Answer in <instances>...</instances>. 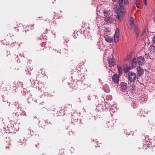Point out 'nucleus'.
Here are the masks:
<instances>
[{
	"label": "nucleus",
	"instance_id": "1",
	"mask_svg": "<svg viewBox=\"0 0 155 155\" xmlns=\"http://www.w3.org/2000/svg\"><path fill=\"white\" fill-rule=\"evenodd\" d=\"M20 105V104H19L18 102H15V104L13 105V106H15V107H17V110L16 112L15 113V115L18 117L20 115L21 116L26 115L25 112L22 110V108L21 107H19Z\"/></svg>",
	"mask_w": 155,
	"mask_h": 155
},
{
	"label": "nucleus",
	"instance_id": "2",
	"mask_svg": "<svg viewBox=\"0 0 155 155\" xmlns=\"http://www.w3.org/2000/svg\"><path fill=\"white\" fill-rule=\"evenodd\" d=\"M124 9L123 7L121 6V8H118L116 11L117 15L116 18L119 21H121L123 19V16L124 15Z\"/></svg>",
	"mask_w": 155,
	"mask_h": 155
},
{
	"label": "nucleus",
	"instance_id": "3",
	"mask_svg": "<svg viewBox=\"0 0 155 155\" xmlns=\"http://www.w3.org/2000/svg\"><path fill=\"white\" fill-rule=\"evenodd\" d=\"M128 80L130 82H134L136 78V74L134 73L133 72H129L128 73Z\"/></svg>",
	"mask_w": 155,
	"mask_h": 155
},
{
	"label": "nucleus",
	"instance_id": "4",
	"mask_svg": "<svg viewBox=\"0 0 155 155\" xmlns=\"http://www.w3.org/2000/svg\"><path fill=\"white\" fill-rule=\"evenodd\" d=\"M111 107L110 109V111L111 115L113 113L115 112L117 110V105L114 102H112L110 104Z\"/></svg>",
	"mask_w": 155,
	"mask_h": 155
},
{
	"label": "nucleus",
	"instance_id": "5",
	"mask_svg": "<svg viewBox=\"0 0 155 155\" xmlns=\"http://www.w3.org/2000/svg\"><path fill=\"white\" fill-rule=\"evenodd\" d=\"M11 129L15 131H18L19 129V124L18 123H14L11 124Z\"/></svg>",
	"mask_w": 155,
	"mask_h": 155
},
{
	"label": "nucleus",
	"instance_id": "6",
	"mask_svg": "<svg viewBox=\"0 0 155 155\" xmlns=\"http://www.w3.org/2000/svg\"><path fill=\"white\" fill-rule=\"evenodd\" d=\"M137 63L139 65H142L145 63V59L143 57L140 56L137 58Z\"/></svg>",
	"mask_w": 155,
	"mask_h": 155
},
{
	"label": "nucleus",
	"instance_id": "7",
	"mask_svg": "<svg viewBox=\"0 0 155 155\" xmlns=\"http://www.w3.org/2000/svg\"><path fill=\"white\" fill-rule=\"evenodd\" d=\"M104 38L105 41L111 43L113 42V38L111 37L108 35H106L105 36Z\"/></svg>",
	"mask_w": 155,
	"mask_h": 155
},
{
	"label": "nucleus",
	"instance_id": "8",
	"mask_svg": "<svg viewBox=\"0 0 155 155\" xmlns=\"http://www.w3.org/2000/svg\"><path fill=\"white\" fill-rule=\"evenodd\" d=\"M137 74L138 76H140L143 74V70L140 67H137Z\"/></svg>",
	"mask_w": 155,
	"mask_h": 155
},
{
	"label": "nucleus",
	"instance_id": "9",
	"mask_svg": "<svg viewBox=\"0 0 155 155\" xmlns=\"http://www.w3.org/2000/svg\"><path fill=\"white\" fill-rule=\"evenodd\" d=\"M119 76L116 74H114L112 77L113 81L116 83H117L119 82Z\"/></svg>",
	"mask_w": 155,
	"mask_h": 155
},
{
	"label": "nucleus",
	"instance_id": "10",
	"mask_svg": "<svg viewBox=\"0 0 155 155\" xmlns=\"http://www.w3.org/2000/svg\"><path fill=\"white\" fill-rule=\"evenodd\" d=\"M109 107V104L107 103H104L101 106V109L103 111H106L108 109V107Z\"/></svg>",
	"mask_w": 155,
	"mask_h": 155
},
{
	"label": "nucleus",
	"instance_id": "11",
	"mask_svg": "<svg viewBox=\"0 0 155 155\" xmlns=\"http://www.w3.org/2000/svg\"><path fill=\"white\" fill-rule=\"evenodd\" d=\"M121 88L123 90H126L127 88V84L126 83L122 82L120 84Z\"/></svg>",
	"mask_w": 155,
	"mask_h": 155
},
{
	"label": "nucleus",
	"instance_id": "12",
	"mask_svg": "<svg viewBox=\"0 0 155 155\" xmlns=\"http://www.w3.org/2000/svg\"><path fill=\"white\" fill-rule=\"evenodd\" d=\"M108 62L110 67H112L115 64V62L112 59H109L108 60Z\"/></svg>",
	"mask_w": 155,
	"mask_h": 155
},
{
	"label": "nucleus",
	"instance_id": "13",
	"mask_svg": "<svg viewBox=\"0 0 155 155\" xmlns=\"http://www.w3.org/2000/svg\"><path fill=\"white\" fill-rule=\"evenodd\" d=\"M137 63V62L136 58H134L132 61L131 65L133 68L135 67Z\"/></svg>",
	"mask_w": 155,
	"mask_h": 155
},
{
	"label": "nucleus",
	"instance_id": "14",
	"mask_svg": "<svg viewBox=\"0 0 155 155\" xmlns=\"http://www.w3.org/2000/svg\"><path fill=\"white\" fill-rule=\"evenodd\" d=\"M84 35L86 38H88L91 36V34L87 31H84Z\"/></svg>",
	"mask_w": 155,
	"mask_h": 155
},
{
	"label": "nucleus",
	"instance_id": "15",
	"mask_svg": "<svg viewBox=\"0 0 155 155\" xmlns=\"http://www.w3.org/2000/svg\"><path fill=\"white\" fill-rule=\"evenodd\" d=\"M105 19L106 20V22L108 23H110L113 21V19L110 17H106Z\"/></svg>",
	"mask_w": 155,
	"mask_h": 155
},
{
	"label": "nucleus",
	"instance_id": "16",
	"mask_svg": "<svg viewBox=\"0 0 155 155\" xmlns=\"http://www.w3.org/2000/svg\"><path fill=\"white\" fill-rule=\"evenodd\" d=\"M135 19L132 17H131L130 19V24L131 26L133 27L134 25Z\"/></svg>",
	"mask_w": 155,
	"mask_h": 155
},
{
	"label": "nucleus",
	"instance_id": "17",
	"mask_svg": "<svg viewBox=\"0 0 155 155\" xmlns=\"http://www.w3.org/2000/svg\"><path fill=\"white\" fill-rule=\"evenodd\" d=\"M103 88L104 90L107 92H108L110 91L109 87L107 84L104 85L103 86Z\"/></svg>",
	"mask_w": 155,
	"mask_h": 155
},
{
	"label": "nucleus",
	"instance_id": "18",
	"mask_svg": "<svg viewBox=\"0 0 155 155\" xmlns=\"http://www.w3.org/2000/svg\"><path fill=\"white\" fill-rule=\"evenodd\" d=\"M72 109V106L70 104H66L65 106L64 110H67L68 109L71 110Z\"/></svg>",
	"mask_w": 155,
	"mask_h": 155
},
{
	"label": "nucleus",
	"instance_id": "19",
	"mask_svg": "<svg viewBox=\"0 0 155 155\" xmlns=\"http://www.w3.org/2000/svg\"><path fill=\"white\" fill-rule=\"evenodd\" d=\"M147 114V112L146 113L144 111H141L138 114V115L140 116H143L144 117L146 116V114Z\"/></svg>",
	"mask_w": 155,
	"mask_h": 155
},
{
	"label": "nucleus",
	"instance_id": "20",
	"mask_svg": "<svg viewBox=\"0 0 155 155\" xmlns=\"http://www.w3.org/2000/svg\"><path fill=\"white\" fill-rule=\"evenodd\" d=\"M27 132L28 133V134L29 137L31 136L33 134V131H31V130L30 129H28L27 130Z\"/></svg>",
	"mask_w": 155,
	"mask_h": 155
},
{
	"label": "nucleus",
	"instance_id": "21",
	"mask_svg": "<svg viewBox=\"0 0 155 155\" xmlns=\"http://www.w3.org/2000/svg\"><path fill=\"white\" fill-rule=\"evenodd\" d=\"M147 96L145 95H142L141 97V100L142 102L145 101L147 100Z\"/></svg>",
	"mask_w": 155,
	"mask_h": 155
},
{
	"label": "nucleus",
	"instance_id": "22",
	"mask_svg": "<svg viewBox=\"0 0 155 155\" xmlns=\"http://www.w3.org/2000/svg\"><path fill=\"white\" fill-rule=\"evenodd\" d=\"M138 101H135L134 102L132 105L134 108H136L138 105Z\"/></svg>",
	"mask_w": 155,
	"mask_h": 155
},
{
	"label": "nucleus",
	"instance_id": "23",
	"mask_svg": "<svg viewBox=\"0 0 155 155\" xmlns=\"http://www.w3.org/2000/svg\"><path fill=\"white\" fill-rule=\"evenodd\" d=\"M119 36L114 35V38L113 39V42L115 43L119 41Z\"/></svg>",
	"mask_w": 155,
	"mask_h": 155
},
{
	"label": "nucleus",
	"instance_id": "24",
	"mask_svg": "<svg viewBox=\"0 0 155 155\" xmlns=\"http://www.w3.org/2000/svg\"><path fill=\"white\" fill-rule=\"evenodd\" d=\"M33 69V68L32 67L30 68L29 69L28 68L27 70H25L26 72L28 71V73H26V74L30 75L31 74V71Z\"/></svg>",
	"mask_w": 155,
	"mask_h": 155
},
{
	"label": "nucleus",
	"instance_id": "25",
	"mask_svg": "<svg viewBox=\"0 0 155 155\" xmlns=\"http://www.w3.org/2000/svg\"><path fill=\"white\" fill-rule=\"evenodd\" d=\"M120 6V8H121V6L123 7V8L124 9V7L122 5L124 3L123 0H118Z\"/></svg>",
	"mask_w": 155,
	"mask_h": 155
},
{
	"label": "nucleus",
	"instance_id": "26",
	"mask_svg": "<svg viewBox=\"0 0 155 155\" xmlns=\"http://www.w3.org/2000/svg\"><path fill=\"white\" fill-rule=\"evenodd\" d=\"M30 25L28 26H26L25 28V31H26V30L27 29V31H28L29 29H31L32 28H33V27H32V25H31V26L30 27Z\"/></svg>",
	"mask_w": 155,
	"mask_h": 155
},
{
	"label": "nucleus",
	"instance_id": "27",
	"mask_svg": "<svg viewBox=\"0 0 155 155\" xmlns=\"http://www.w3.org/2000/svg\"><path fill=\"white\" fill-rule=\"evenodd\" d=\"M119 30L118 28H117L115 31V33L114 35L115 36H119Z\"/></svg>",
	"mask_w": 155,
	"mask_h": 155
},
{
	"label": "nucleus",
	"instance_id": "28",
	"mask_svg": "<svg viewBox=\"0 0 155 155\" xmlns=\"http://www.w3.org/2000/svg\"><path fill=\"white\" fill-rule=\"evenodd\" d=\"M24 142H25V140H24V138H22V139L21 140L19 139V140H18V143H21V144H20L21 145H22L23 143H24Z\"/></svg>",
	"mask_w": 155,
	"mask_h": 155
},
{
	"label": "nucleus",
	"instance_id": "29",
	"mask_svg": "<svg viewBox=\"0 0 155 155\" xmlns=\"http://www.w3.org/2000/svg\"><path fill=\"white\" fill-rule=\"evenodd\" d=\"M130 70V68L129 67H127L125 68L124 69V71L125 72H127L129 71Z\"/></svg>",
	"mask_w": 155,
	"mask_h": 155
},
{
	"label": "nucleus",
	"instance_id": "30",
	"mask_svg": "<svg viewBox=\"0 0 155 155\" xmlns=\"http://www.w3.org/2000/svg\"><path fill=\"white\" fill-rule=\"evenodd\" d=\"M150 50L153 53L155 52V48L153 47H151V48L150 49Z\"/></svg>",
	"mask_w": 155,
	"mask_h": 155
},
{
	"label": "nucleus",
	"instance_id": "31",
	"mask_svg": "<svg viewBox=\"0 0 155 155\" xmlns=\"http://www.w3.org/2000/svg\"><path fill=\"white\" fill-rule=\"evenodd\" d=\"M41 124H40V122H39V125L40 126H41L42 127H45V125H42L41 124H42V123H44L45 121L42 120L41 121Z\"/></svg>",
	"mask_w": 155,
	"mask_h": 155
},
{
	"label": "nucleus",
	"instance_id": "32",
	"mask_svg": "<svg viewBox=\"0 0 155 155\" xmlns=\"http://www.w3.org/2000/svg\"><path fill=\"white\" fill-rule=\"evenodd\" d=\"M108 123H110V124L109 125H108L107 126H108V127H112L113 126L114 124L113 123V122H112V121H110V122H108Z\"/></svg>",
	"mask_w": 155,
	"mask_h": 155
},
{
	"label": "nucleus",
	"instance_id": "33",
	"mask_svg": "<svg viewBox=\"0 0 155 155\" xmlns=\"http://www.w3.org/2000/svg\"><path fill=\"white\" fill-rule=\"evenodd\" d=\"M17 84L18 85V86L19 87H22V84L21 82H19L17 83Z\"/></svg>",
	"mask_w": 155,
	"mask_h": 155
},
{
	"label": "nucleus",
	"instance_id": "34",
	"mask_svg": "<svg viewBox=\"0 0 155 155\" xmlns=\"http://www.w3.org/2000/svg\"><path fill=\"white\" fill-rule=\"evenodd\" d=\"M106 98L107 100H109V98L110 100H111V97L110 95H109L108 96H107L106 97Z\"/></svg>",
	"mask_w": 155,
	"mask_h": 155
},
{
	"label": "nucleus",
	"instance_id": "35",
	"mask_svg": "<svg viewBox=\"0 0 155 155\" xmlns=\"http://www.w3.org/2000/svg\"><path fill=\"white\" fill-rule=\"evenodd\" d=\"M145 143H144L145 145H148L150 144V142L148 140H146L145 142Z\"/></svg>",
	"mask_w": 155,
	"mask_h": 155
},
{
	"label": "nucleus",
	"instance_id": "36",
	"mask_svg": "<svg viewBox=\"0 0 155 155\" xmlns=\"http://www.w3.org/2000/svg\"><path fill=\"white\" fill-rule=\"evenodd\" d=\"M153 43L155 44V35L153 36L152 38Z\"/></svg>",
	"mask_w": 155,
	"mask_h": 155
},
{
	"label": "nucleus",
	"instance_id": "37",
	"mask_svg": "<svg viewBox=\"0 0 155 155\" xmlns=\"http://www.w3.org/2000/svg\"><path fill=\"white\" fill-rule=\"evenodd\" d=\"M135 3V4H140V0H136Z\"/></svg>",
	"mask_w": 155,
	"mask_h": 155
},
{
	"label": "nucleus",
	"instance_id": "38",
	"mask_svg": "<svg viewBox=\"0 0 155 155\" xmlns=\"http://www.w3.org/2000/svg\"><path fill=\"white\" fill-rule=\"evenodd\" d=\"M30 81L32 84H34L35 83V81H33L32 79H30Z\"/></svg>",
	"mask_w": 155,
	"mask_h": 155
},
{
	"label": "nucleus",
	"instance_id": "39",
	"mask_svg": "<svg viewBox=\"0 0 155 155\" xmlns=\"http://www.w3.org/2000/svg\"><path fill=\"white\" fill-rule=\"evenodd\" d=\"M144 3L145 5H146L147 3V0H143Z\"/></svg>",
	"mask_w": 155,
	"mask_h": 155
},
{
	"label": "nucleus",
	"instance_id": "40",
	"mask_svg": "<svg viewBox=\"0 0 155 155\" xmlns=\"http://www.w3.org/2000/svg\"><path fill=\"white\" fill-rule=\"evenodd\" d=\"M127 2H128L127 1H124V3H123V4H124V5H126L127 4Z\"/></svg>",
	"mask_w": 155,
	"mask_h": 155
},
{
	"label": "nucleus",
	"instance_id": "41",
	"mask_svg": "<svg viewBox=\"0 0 155 155\" xmlns=\"http://www.w3.org/2000/svg\"><path fill=\"white\" fill-rule=\"evenodd\" d=\"M136 5L137 8H140L139 5H140V4H136Z\"/></svg>",
	"mask_w": 155,
	"mask_h": 155
},
{
	"label": "nucleus",
	"instance_id": "42",
	"mask_svg": "<svg viewBox=\"0 0 155 155\" xmlns=\"http://www.w3.org/2000/svg\"><path fill=\"white\" fill-rule=\"evenodd\" d=\"M107 12H106L105 11H104V15L107 16Z\"/></svg>",
	"mask_w": 155,
	"mask_h": 155
},
{
	"label": "nucleus",
	"instance_id": "43",
	"mask_svg": "<svg viewBox=\"0 0 155 155\" xmlns=\"http://www.w3.org/2000/svg\"><path fill=\"white\" fill-rule=\"evenodd\" d=\"M44 95L45 96H49V94H48V93H45L44 94Z\"/></svg>",
	"mask_w": 155,
	"mask_h": 155
},
{
	"label": "nucleus",
	"instance_id": "44",
	"mask_svg": "<svg viewBox=\"0 0 155 155\" xmlns=\"http://www.w3.org/2000/svg\"><path fill=\"white\" fill-rule=\"evenodd\" d=\"M68 41V39H65V40L64 42V44H65V43H67Z\"/></svg>",
	"mask_w": 155,
	"mask_h": 155
},
{
	"label": "nucleus",
	"instance_id": "45",
	"mask_svg": "<svg viewBox=\"0 0 155 155\" xmlns=\"http://www.w3.org/2000/svg\"><path fill=\"white\" fill-rule=\"evenodd\" d=\"M52 34L54 35V36L55 35V32L54 31H52Z\"/></svg>",
	"mask_w": 155,
	"mask_h": 155
},
{
	"label": "nucleus",
	"instance_id": "46",
	"mask_svg": "<svg viewBox=\"0 0 155 155\" xmlns=\"http://www.w3.org/2000/svg\"><path fill=\"white\" fill-rule=\"evenodd\" d=\"M145 32H146V31L144 30L143 31V35L145 33Z\"/></svg>",
	"mask_w": 155,
	"mask_h": 155
},
{
	"label": "nucleus",
	"instance_id": "47",
	"mask_svg": "<svg viewBox=\"0 0 155 155\" xmlns=\"http://www.w3.org/2000/svg\"><path fill=\"white\" fill-rule=\"evenodd\" d=\"M70 134L69 135H70L71 134H72V131L69 132Z\"/></svg>",
	"mask_w": 155,
	"mask_h": 155
},
{
	"label": "nucleus",
	"instance_id": "48",
	"mask_svg": "<svg viewBox=\"0 0 155 155\" xmlns=\"http://www.w3.org/2000/svg\"><path fill=\"white\" fill-rule=\"evenodd\" d=\"M90 96H89V97H88V99L89 100H91V99L90 98Z\"/></svg>",
	"mask_w": 155,
	"mask_h": 155
},
{
	"label": "nucleus",
	"instance_id": "49",
	"mask_svg": "<svg viewBox=\"0 0 155 155\" xmlns=\"http://www.w3.org/2000/svg\"><path fill=\"white\" fill-rule=\"evenodd\" d=\"M99 81L100 82H101V80L100 79H99Z\"/></svg>",
	"mask_w": 155,
	"mask_h": 155
},
{
	"label": "nucleus",
	"instance_id": "50",
	"mask_svg": "<svg viewBox=\"0 0 155 155\" xmlns=\"http://www.w3.org/2000/svg\"><path fill=\"white\" fill-rule=\"evenodd\" d=\"M154 22L155 23V17L154 18Z\"/></svg>",
	"mask_w": 155,
	"mask_h": 155
},
{
	"label": "nucleus",
	"instance_id": "51",
	"mask_svg": "<svg viewBox=\"0 0 155 155\" xmlns=\"http://www.w3.org/2000/svg\"><path fill=\"white\" fill-rule=\"evenodd\" d=\"M7 103L8 104V105L9 106L10 105V103H8V102H7Z\"/></svg>",
	"mask_w": 155,
	"mask_h": 155
},
{
	"label": "nucleus",
	"instance_id": "52",
	"mask_svg": "<svg viewBox=\"0 0 155 155\" xmlns=\"http://www.w3.org/2000/svg\"><path fill=\"white\" fill-rule=\"evenodd\" d=\"M114 2H115L117 0H112Z\"/></svg>",
	"mask_w": 155,
	"mask_h": 155
},
{
	"label": "nucleus",
	"instance_id": "53",
	"mask_svg": "<svg viewBox=\"0 0 155 155\" xmlns=\"http://www.w3.org/2000/svg\"><path fill=\"white\" fill-rule=\"evenodd\" d=\"M38 88L39 89V90H40V89H41V88L40 87H38Z\"/></svg>",
	"mask_w": 155,
	"mask_h": 155
},
{
	"label": "nucleus",
	"instance_id": "54",
	"mask_svg": "<svg viewBox=\"0 0 155 155\" xmlns=\"http://www.w3.org/2000/svg\"><path fill=\"white\" fill-rule=\"evenodd\" d=\"M34 118H36V117L35 116H34Z\"/></svg>",
	"mask_w": 155,
	"mask_h": 155
},
{
	"label": "nucleus",
	"instance_id": "55",
	"mask_svg": "<svg viewBox=\"0 0 155 155\" xmlns=\"http://www.w3.org/2000/svg\"><path fill=\"white\" fill-rule=\"evenodd\" d=\"M2 133L0 132V135H1Z\"/></svg>",
	"mask_w": 155,
	"mask_h": 155
},
{
	"label": "nucleus",
	"instance_id": "56",
	"mask_svg": "<svg viewBox=\"0 0 155 155\" xmlns=\"http://www.w3.org/2000/svg\"><path fill=\"white\" fill-rule=\"evenodd\" d=\"M81 82L82 83V82H81V81H78V82Z\"/></svg>",
	"mask_w": 155,
	"mask_h": 155
},
{
	"label": "nucleus",
	"instance_id": "57",
	"mask_svg": "<svg viewBox=\"0 0 155 155\" xmlns=\"http://www.w3.org/2000/svg\"><path fill=\"white\" fill-rule=\"evenodd\" d=\"M52 22H51V24H52Z\"/></svg>",
	"mask_w": 155,
	"mask_h": 155
}]
</instances>
